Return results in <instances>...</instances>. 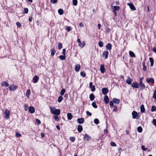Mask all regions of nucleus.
<instances>
[{"instance_id":"nucleus-1","label":"nucleus","mask_w":156,"mask_h":156,"mask_svg":"<svg viewBox=\"0 0 156 156\" xmlns=\"http://www.w3.org/2000/svg\"><path fill=\"white\" fill-rule=\"evenodd\" d=\"M51 112L53 114L57 115H59L60 113V110L59 109H56L55 107H50Z\"/></svg>"},{"instance_id":"nucleus-2","label":"nucleus","mask_w":156,"mask_h":156,"mask_svg":"<svg viewBox=\"0 0 156 156\" xmlns=\"http://www.w3.org/2000/svg\"><path fill=\"white\" fill-rule=\"evenodd\" d=\"M10 113V111L8 109H6L4 113L5 117L6 119H9Z\"/></svg>"},{"instance_id":"nucleus-3","label":"nucleus","mask_w":156,"mask_h":156,"mask_svg":"<svg viewBox=\"0 0 156 156\" xmlns=\"http://www.w3.org/2000/svg\"><path fill=\"white\" fill-rule=\"evenodd\" d=\"M132 117L134 119H139V116H138L137 113L135 111H133L132 113Z\"/></svg>"},{"instance_id":"nucleus-4","label":"nucleus","mask_w":156,"mask_h":156,"mask_svg":"<svg viewBox=\"0 0 156 156\" xmlns=\"http://www.w3.org/2000/svg\"><path fill=\"white\" fill-rule=\"evenodd\" d=\"M91 139V137L87 134H86L83 137V139L86 141H88Z\"/></svg>"},{"instance_id":"nucleus-5","label":"nucleus","mask_w":156,"mask_h":156,"mask_svg":"<svg viewBox=\"0 0 156 156\" xmlns=\"http://www.w3.org/2000/svg\"><path fill=\"white\" fill-rule=\"evenodd\" d=\"M28 110L29 112L31 114L34 113L35 111L34 108L32 106H30Z\"/></svg>"},{"instance_id":"nucleus-6","label":"nucleus","mask_w":156,"mask_h":156,"mask_svg":"<svg viewBox=\"0 0 156 156\" xmlns=\"http://www.w3.org/2000/svg\"><path fill=\"white\" fill-rule=\"evenodd\" d=\"M146 81L147 83H154V79L152 78H148L147 79Z\"/></svg>"},{"instance_id":"nucleus-7","label":"nucleus","mask_w":156,"mask_h":156,"mask_svg":"<svg viewBox=\"0 0 156 156\" xmlns=\"http://www.w3.org/2000/svg\"><path fill=\"white\" fill-rule=\"evenodd\" d=\"M9 88L11 90L14 91L17 88V87L16 86L12 85L9 87Z\"/></svg>"},{"instance_id":"nucleus-8","label":"nucleus","mask_w":156,"mask_h":156,"mask_svg":"<svg viewBox=\"0 0 156 156\" xmlns=\"http://www.w3.org/2000/svg\"><path fill=\"white\" fill-rule=\"evenodd\" d=\"M127 5L129 6L130 8L132 10H136V8L133 4L131 3H128Z\"/></svg>"},{"instance_id":"nucleus-9","label":"nucleus","mask_w":156,"mask_h":156,"mask_svg":"<svg viewBox=\"0 0 156 156\" xmlns=\"http://www.w3.org/2000/svg\"><path fill=\"white\" fill-rule=\"evenodd\" d=\"M108 52L107 51H105L103 52L102 54L103 57L105 59H107L108 57Z\"/></svg>"},{"instance_id":"nucleus-10","label":"nucleus","mask_w":156,"mask_h":156,"mask_svg":"<svg viewBox=\"0 0 156 156\" xmlns=\"http://www.w3.org/2000/svg\"><path fill=\"white\" fill-rule=\"evenodd\" d=\"M139 86L140 88V89L141 90H143L145 88V84L143 83V82L139 83Z\"/></svg>"},{"instance_id":"nucleus-11","label":"nucleus","mask_w":156,"mask_h":156,"mask_svg":"<svg viewBox=\"0 0 156 156\" xmlns=\"http://www.w3.org/2000/svg\"><path fill=\"white\" fill-rule=\"evenodd\" d=\"M93 83L90 82L89 83V87L91 88V90L92 91H94L95 90V88L94 85H92Z\"/></svg>"},{"instance_id":"nucleus-12","label":"nucleus","mask_w":156,"mask_h":156,"mask_svg":"<svg viewBox=\"0 0 156 156\" xmlns=\"http://www.w3.org/2000/svg\"><path fill=\"white\" fill-rule=\"evenodd\" d=\"M102 93L104 95L106 94L108 92V89L106 88H104L102 89Z\"/></svg>"},{"instance_id":"nucleus-13","label":"nucleus","mask_w":156,"mask_h":156,"mask_svg":"<svg viewBox=\"0 0 156 156\" xmlns=\"http://www.w3.org/2000/svg\"><path fill=\"white\" fill-rule=\"evenodd\" d=\"M39 79V77L37 76L36 75L35 76L33 79V83H37V82Z\"/></svg>"},{"instance_id":"nucleus-14","label":"nucleus","mask_w":156,"mask_h":156,"mask_svg":"<svg viewBox=\"0 0 156 156\" xmlns=\"http://www.w3.org/2000/svg\"><path fill=\"white\" fill-rule=\"evenodd\" d=\"M132 87L134 88H138L139 87V84L136 82H134L132 84Z\"/></svg>"},{"instance_id":"nucleus-15","label":"nucleus","mask_w":156,"mask_h":156,"mask_svg":"<svg viewBox=\"0 0 156 156\" xmlns=\"http://www.w3.org/2000/svg\"><path fill=\"white\" fill-rule=\"evenodd\" d=\"M100 69L101 73H105V70L104 65L102 64L101 66Z\"/></svg>"},{"instance_id":"nucleus-16","label":"nucleus","mask_w":156,"mask_h":156,"mask_svg":"<svg viewBox=\"0 0 156 156\" xmlns=\"http://www.w3.org/2000/svg\"><path fill=\"white\" fill-rule=\"evenodd\" d=\"M133 81V80L128 77L126 80V82L128 84L130 85L132 81Z\"/></svg>"},{"instance_id":"nucleus-17","label":"nucleus","mask_w":156,"mask_h":156,"mask_svg":"<svg viewBox=\"0 0 156 156\" xmlns=\"http://www.w3.org/2000/svg\"><path fill=\"white\" fill-rule=\"evenodd\" d=\"M112 45L110 43L107 44L106 48L107 49L110 50L112 49Z\"/></svg>"},{"instance_id":"nucleus-18","label":"nucleus","mask_w":156,"mask_h":156,"mask_svg":"<svg viewBox=\"0 0 156 156\" xmlns=\"http://www.w3.org/2000/svg\"><path fill=\"white\" fill-rule=\"evenodd\" d=\"M104 100L106 104H108V103L109 99L108 96L105 95V96Z\"/></svg>"},{"instance_id":"nucleus-19","label":"nucleus","mask_w":156,"mask_h":156,"mask_svg":"<svg viewBox=\"0 0 156 156\" xmlns=\"http://www.w3.org/2000/svg\"><path fill=\"white\" fill-rule=\"evenodd\" d=\"M77 122L79 124H82L84 122V119L83 118H79L77 119Z\"/></svg>"},{"instance_id":"nucleus-20","label":"nucleus","mask_w":156,"mask_h":156,"mask_svg":"<svg viewBox=\"0 0 156 156\" xmlns=\"http://www.w3.org/2000/svg\"><path fill=\"white\" fill-rule=\"evenodd\" d=\"M113 101L115 104L117 105L119 104L120 102V100L116 98H113Z\"/></svg>"},{"instance_id":"nucleus-21","label":"nucleus","mask_w":156,"mask_h":156,"mask_svg":"<svg viewBox=\"0 0 156 156\" xmlns=\"http://www.w3.org/2000/svg\"><path fill=\"white\" fill-rule=\"evenodd\" d=\"M80 64H77L76 65L75 67V70L76 72H78L80 70Z\"/></svg>"},{"instance_id":"nucleus-22","label":"nucleus","mask_w":156,"mask_h":156,"mask_svg":"<svg viewBox=\"0 0 156 156\" xmlns=\"http://www.w3.org/2000/svg\"><path fill=\"white\" fill-rule=\"evenodd\" d=\"M145 109L143 105H142L140 106V112L142 113L145 112Z\"/></svg>"},{"instance_id":"nucleus-23","label":"nucleus","mask_w":156,"mask_h":156,"mask_svg":"<svg viewBox=\"0 0 156 156\" xmlns=\"http://www.w3.org/2000/svg\"><path fill=\"white\" fill-rule=\"evenodd\" d=\"M77 130L79 132H81L83 130V127L81 125H79L78 126Z\"/></svg>"},{"instance_id":"nucleus-24","label":"nucleus","mask_w":156,"mask_h":156,"mask_svg":"<svg viewBox=\"0 0 156 156\" xmlns=\"http://www.w3.org/2000/svg\"><path fill=\"white\" fill-rule=\"evenodd\" d=\"M129 54L132 57L135 58L136 57L135 54L132 51H129Z\"/></svg>"},{"instance_id":"nucleus-25","label":"nucleus","mask_w":156,"mask_h":156,"mask_svg":"<svg viewBox=\"0 0 156 156\" xmlns=\"http://www.w3.org/2000/svg\"><path fill=\"white\" fill-rule=\"evenodd\" d=\"M68 119L71 120L73 118V116L71 113H69L67 114Z\"/></svg>"},{"instance_id":"nucleus-26","label":"nucleus","mask_w":156,"mask_h":156,"mask_svg":"<svg viewBox=\"0 0 156 156\" xmlns=\"http://www.w3.org/2000/svg\"><path fill=\"white\" fill-rule=\"evenodd\" d=\"M85 42L84 41H83L82 42H81L79 44V46L81 48L84 47L85 45Z\"/></svg>"},{"instance_id":"nucleus-27","label":"nucleus","mask_w":156,"mask_h":156,"mask_svg":"<svg viewBox=\"0 0 156 156\" xmlns=\"http://www.w3.org/2000/svg\"><path fill=\"white\" fill-rule=\"evenodd\" d=\"M89 98L90 100L93 101L95 98V96L93 94H90Z\"/></svg>"},{"instance_id":"nucleus-28","label":"nucleus","mask_w":156,"mask_h":156,"mask_svg":"<svg viewBox=\"0 0 156 156\" xmlns=\"http://www.w3.org/2000/svg\"><path fill=\"white\" fill-rule=\"evenodd\" d=\"M149 60L151 62V66H153L154 61L153 58H152L150 57L149 58Z\"/></svg>"},{"instance_id":"nucleus-29","label":"nucleus","mask_w":156,"mask_h":156,"mask_svg":"<svg viewBox=\"0 0 156 156\" xmlns=\"http://www.w3.org/2000/svg\"><path fill=\"white\" fill-rule=\"evenodd\" d=\"M30 93V90L28 89L27 90L26 92V96L27 98H29Z\"/></svg>"},{"instance_id":"nucleus-30","label":"nucleus","mask_w":156,"mask_h":156,"mask_svg":"<svg viewBox=\"0 0 156 156\" xmlns=\"http://www.w3.org/2000/svg\"><path fill=\"white\" fill-rule=\"evenodd\" d=\"M51 55L52 56L54 55L55 53V50L54 48H52L51 49Z\"/></svg>"},{"instance_id":"nucleus-31","label":"nucleus","mask_w":156,"mask_h":156,"mask_svg":"<svg viewBox=\"0 0 156 156\" xmlns=\"http://www.w3.org/2000/svg\"><path fill=\"white\" fill-rule=\"evenodd\" d=\"M2 86H6L7 87H8L9 86V83L6 81H5L2 84Z\"/></svg>"},{"instance_id":"nucleus-32","label":"nucleus","mask_w":156,"mask_h":156,"mask_svg":"<svg viewBox=\"0 0 156 156\" xmlns=\"http://www.w3.org/2000/svg\"><path fill=\"white\" fill-rule=\"evenodd\" d=\"M63 99V97L62 96H60L58 98V101L59 103L61 102Z\"/></svg>"},{"instance_id":"nucleus-33","label":"nucleus","mask_w":156,"mask_h":156,"mask_svg":"<svg viewBox=\"0 0 156 156\" xmlns=\"http://www.w3.org/2000/svg\"><path fill=\"white\" fill-rule=\"evenodd\" d=\"M58 13L60 15H62L63 14V11L62 9H59L58 10Z\"/></svg>"},{"instance_id":"nucleus-34","label":"nucleus","mask_w":156,"mask_h":156,"mask_svg":"<svg viewBox=\"0 0 156 156\" xmlns=\"http://www.w3.org/2000/svg\"><path fill=\"white\" fill-rule=\"evenodd\" d=\"M119 9V7L118 6H115L113 7V10L117 11Z\"/></svg>"},{"instance_id":"nucleus-35","label":"nucleus","mask_w":156,"mask_h":156,"mask_svg":"<svg viewBox=\"0 0 156 156\" xmlns=\"http://www.w3.org/2000/svg\"><path fill=\"white\" fill-rule=\"evenodd\" d=\"M137 131L139 133H141L142 131V128L141 126H139L137 128Z\"/></svg>"},{"instance_id":"nucleus-36","label":"nucleus","mask_w":156,"mask_h":156,"mask_svg":"<svg viewBox=\"0 0 156 156\" xmlns=\"http://www.w3.org/2000/svg\"><path fill=\"white\" fill-rule=\"evenodd\" d=\"M65 92H66V90H65V89H62V90L61 91L60 94L61 95H63L64 94Z\"/></svg>"},{"instance_id":"nucleus-37","label":"nucleus","mask_w":156,"mask_h":156,"mask_svg":"<svg viewBox=\"0 0 156 156\" xmlns=\"http://www.w3.org/2000/svg\"><path fill=\"white\" fill-rule=\"evenodd\" d=\"M92 106L94 108H98V106L96 105V103L95 102H93L92 104Z\"/></svg>"},{"instance_id":"nucleus-38","label":"nucleus","mask_w":156,"mask_h":156,"mask_svg":"<svg viewBox=\"0 0 156 156\" xmlns=\"http://www.w3.org/2000/svg\"><path fill=\"white\" fill-rule=\"evenodd\" d=\"M73 4L74 6H76L77 4V0H72Z\"/></svg>"},{"instance_id":"nucleus-39","label":"nucleus","mask_w":156,"mask_h":156,"mask_svg":"<svg viewBox=\"0 0 156 156\" xmlns=\"http://www.w3.org/2000/svg\"><path fill=\"white\" fill-rule=\"evenodd\" d=\"M151 110L152 112H154L156 111V107L154 105L152 106Z\"/></svg>"},{"instance_id":"nucleus-40","label":"nucleus","mask_w":156,"mask_h":156,"mask_svg":"<svg viewBox=\"0 0 156 156\" xmlns=\"http://www.w3.org/2000/svg\"><path fill=\"white\" fill-rule=\"evenodd\" d=\"M65 55H61L59 56V58L62 60H64L65 59Z\"/></svg>"},{"instance_id":"nucleus-41","label":"nucleus","mask_w":156,"mask_h":156,"mask_svg":"<svg viewBox=\"0 0 156 156\" xmlns=\"http://www.w3.org/2000/svg\"><path fill=\"white\" fill-rule=\"evenodd\" d=\"M153 98L156 100V89L154 91L153 95Z\"/></svg>"},{"instance_id":"nucleus-42","label":"nucleus","mask_w":156,"mask_h":156,"mask_svg":"<svg viewBox=\"0 0 156 156\" xmlns=\"http://www.w3.org/2000/svg\"><path fill=\"white\" fill-rule=\"evenodd\" d=\"M80 76L83 77H84L86 75V73L84 72H83V71H81L80 72Z\"/></svg>"},{"instance_id":"nucleus-43","label":"nucleus","mask_w":156,"mask_h":156,"mask_svg":"<svg viewBox=\"0 0 156 156\" xmlns=\"http://www.w3.org/2000/svg\"><path fill=\"white\" fill-rule=\"evenodd\" d=\"M98 45L100 47H103V43L101 41H100L98 42Z\"/></svg>"},{"instance_id":"nucleus-44","label":"nucleus","mask_w":156,"mask_h":156,"mask_svg":"<svg viewBox=\"0 0 156 156\" xmlns=\"http://www.w3.org/2000/svg\"><path fill=\"white\" fill-rule=\"evenodd\" d=\"M94 123L96 124H98L99 123V120L97 119H95L94 120Z\"/></svg>"},{"instance_id":"nucleus-45","label":"nucleus","mask_w":156,"mask_h":156,"mask_svg":"<svg viewBox=\"0 0 156 156\" xmlns=\"http://www.w3.org/2000/svg\"><path fill=\"white\" fill-rule=\"evenodd\" d=\"M66 30L68 32H69L72 30V28L70 27H66Z\"/></svg>"},{"instance_id":"nucleus-46","label":"nucleus","mask_w":156,"mask_h":156,"mask_svg":"<svg viewBox=\"0 0 156 156\" xmlns=\"http://www.w3.org/2000/svg\"><path fill=\"white\" fill-rule=\"evenodd\" d=\"M62 44L61 43H59L58 44V47L59 49H61L62 48Z\"/></svg>"},{"instance_id":"nucleus-47","label":"nucleus","mask_w":156,"mask_h":156,"mask_svg":"<svg viewBox=\"0 0 156 156\" xmlns=\"http://www.w3.org/2000/svg\"><path fill=\"white\" fill-rule=\"evenodd\" d=\"M16 137H20L21 136V135L18 132H16Z\"/></svg>"},{"instance_id":"nucleus-48","label":"nucleus","mask_w":156,"mask_h":156,"mask_svg":"<svg viewBox=\"0 0 156 156\" xmlns=\"http://www.w3.org/2000/svg\"><path fill=\"white\" fill-rule=\"evenodd\" d=\"M52 4H55L57 2V0H50Z\"/></svg>"},{"instance_id":"nucleus-49","label":"nucleus","mask_w":156,"mask_h":156,"mask_svg":"<svg viewBox=\"0 0 156 156\" xmlns=\"http://www.w3.org/2000/svg\"><path fill=\"white\" fill-rule=\"evenodd\" d=\"M86 114L89 115V116H91V115H92V114L91 113H90V112L89 111H86Z\"/></svg>"},{"instance_id":"nucleus-50","label":"nucleus","mask_w":156,"mask_h":156,"mask_svg":"<svg viewBox=\"0 0 156 156\" xmlns=\"http://www.w3.org/2000/svg\"><path fill=\"white\" fill-rule=\"evenodd\" d=\"M36 122L38 125H40L41 124V122L38 119H36Z\"/></svg>"},{"instance_id":"nucleus-51","label":"nucleus","mask_w":156,"mask_h":156,"mask_svg":"<svg viewBox=\"0 0 156 156\" xmlns=\"http://www.w3.org/2000/svg\"><path fill=\"white\" fill-rule=\"evenodd\" d=\"M69 139L72 142H74L75 140V138L74 137H70Z\"/></svg>"},{"instance_id":"nucleus-52","label":"nucleus","mask_w":156,"mask_h":156,"mask_svg":"<svg viewBox=\"0 0 156 156\" xmlns=\"http://www.w3.org/2000/svg\"><path fill=\"white\" fill-rule=\"evenodd\" d=\"M54 118L56 121H58L59 119L58 117L57 116L55 115L54 116Z\"/></svg>"},{"instance_id":"nucleus-53","label":"nucleus","mask_w":156,"mask_h":156,"mask_svg":"<svg viewBox=\"0 0 156 156\" xmlns=\"http://www.w3.org/2000/svg\"><path fill=\"white\" fill-rule=\"evenodd\" d=\"M24 12L25 13H27L28 12V9L27 8H25L24 9Z\"/></svg>"},{"instance_id":"nucleus-54","label":"nucleus","mask_w":156,"mask_h":156,"mask_svg":"<svg viewBox=\"0 0 156 156\" xmlns=\"http://www.w3.org/2000/svg\"><path fill=\"white\" fill-rule=\"evenodd\" d=\"M16 25L18 27H20L21 26V24L18 22H16Z\"/></svg>"},{"instance_id":"nucleus-55","label":"nucleus","mask_w":156,"mask_h":156,"mask_svg":"<svg viewBox=\"0 0 156 156\" xmlns=\"http://www.w3.org/2000/svg\"><path fill=\"white\" fill-rule=\"evenodd\" d=\"M143 70L144 71H145L146 70L147 67L145 65V64L144 63L143 64Z\"/></svg>"},{"instance_id":"nucleus-56","label":"nucleus","mask_w":156,"mask_h":156,"mask_svg":"<svg viewBox=\"0 0 156 156\" xmlns=\"http://www.w3.org/2000/svg\"><path fill=\"white\" fill-rule=\"evenodd\" d=\"M111 145L112 146H116V145L114 142H111Z\"/></svg>"},{"instance_id":"nucleus-57","label":"nucleus","mask_w":156,"mask_h":156,"mask_svg":"<svg viewBox=\"0 0 156 156\" xmlns=\"http://www.w3.org/2000/svg\"><path fill=\"white\" fill-rule=\"evenodd\" d=\"M153 124L156 126V119H154L153 120Z\"/></svg>"},{"instance_id":"nucleus-58","label":"nucleus","mask_w":156,"mask_h":156,"mask_svg":"<svg viewBox=\"0 0 156 156\" xmlns=\"http://www.w3.org/2000/svg\"><path fill=\"white\" fill-rule=\"evenodd\" d=\"M141 149L142 150H143L144 151H145L147 150V148H145V147L144 145H143L141 146Z\"/></svg>"},{"instance_id":"nucleus-59","label":"nucleus","mask_w":156,"mask_h":156,"mask_svg":"<svg viewBox=\"0 0 156 156\" xmlns=\"http://www.w3.org/2000/svg\"><path fill=\"white\" fill-rule=\"evenodd\" d=\"M109 104L110 106H113L114 105V101H110Z\"/></svg>"},{"instance_id":"nucleus-60","label":"nucleus","mask_w":156,"mask_h":156,"mask_svg":"<svg viewBox=\"0 0 156 156\" xmlns=\"http://www.w3.org/2000/svg\"><path fill=\"white\" fill-rule=\"evenodd\" d=\"M117 108L116 106H114V109H113V112L117 111Z\"/></svg>"},{"instance_id":"nucleus-61","label":"nucleus","mask_w":156,"mask_h":156,"mask_svg":"<svg viewBox=\"0 0 156 156\" xmlns=\"http://www.w3.org/2000/svg\"><path fill=\"white\" fill-rule=\"evenodd\" d=\"M66 49H63L62 50V54L64 55H65V52H66Z\"/></svg>"},{"instance_id":"nucleus-62","label":"nucleus","mask_w":156,"mask_h":156,"mask_svg":"<svg viewBox=\"0 0 156 156\" xmlns=\"http://www.w3.org/2000/svg\"><path fill=\"white\" fill-rule=\"evenodd\" d=\"M152 50L154 52H156V48L154 47L152 49Z\"/></svg>"},{"instance_id":"nucleus-63","label":"nucleus","mask_w":156,"mask_h":156,"mask_svg":"<svg viewBox=\"0 0 156 156\" xmlns=\"http://www.w3.org/2000/svg\"><path fill=\"white\" fill-rule=\"evenodd\" d=\"M28 108V106L27 105H25L24 107V109L26 111H27Z\"/></svg>"},{"instance_id":"nucleus-64","label":"nucleus","mask_w":156,"mask_h":156,"mask_svg":"<svg viewBox=\"0 0 156 156\" xmlns=\"http://www.w3.org/2000/svg\"><path fill=\"white\" fill-rule=\"evenodd\" d=\"M143 77L140 78L139 80V83H142L143 82Z\"/></svg>"}]
</instances>
